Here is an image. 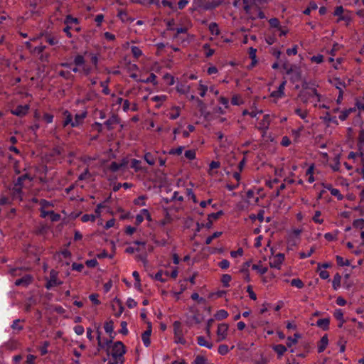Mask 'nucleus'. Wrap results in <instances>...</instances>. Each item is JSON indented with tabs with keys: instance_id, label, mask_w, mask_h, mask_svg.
<instances>
[{
	"instance_id": "f257e3e1",
	"label": "nucleus",
	"mask_w": 364,
	"mask_h": 364,
	"mask_svg": "<svg viewBox=\"0 0 364 364\" xmlns=\"http://www.w3.org/2000/svg\"><path fill=\"white\" fill-rule=\"evenodd\" d=\"M32 177L25 173L19 176L14 184L11 189L13 198L15 200H22V188L26 186H30Z\"/></svg>"
},
{
	"instance_id": "f03ea898",
	"label": "nucleus",
	"mask_w": 364,
	"mask_h": 364,
	"mask_svg": "<svg viewBox=\"0 0 364 364\" xmlns=\"http://www.w3.org/2000/svg\"><path fill=\"white\" fill-rule=\"evenodd\" d=\"M111 345L108 346L110 349V352L108 350V355L112 356L113 360H114V364H123L124 363V355L126 353V348L122 342L116 341L114 343H111Z\"/></svg>"
},
{
	"instance_id": "7ed1b4c3",
	"label": "nucleus",
	"mask_w": 364,
	"mask_h": 364,
	"mask_svg": "<svg viewBox=\"0 0 364 364\" xmlns=\"http://www.w3.org/2000/svg\"><path fill=\"white\" fill-rule=\"evenodd\" d=\"M104 329L107 333H108L110 336V339H102L101 338V333L100 331H97V346L98 350L104 349L106 347H108L109 345L112 343V340L114 338V322L112 320H109L106 321L104 324Z\"/></svg>"
},
{
	"instance_id": "20e7f679",
	"label": "nucleus",
	"mask_w": 364,
	"mask_h": 364,
	"mask_svg": "<svg viewBox=\"0 0 364 364\" xmlns=\"http://www.w3.org/2000/svg\"><path fill=\"white\" fill-rule=\"evenodd\" d=\"M244 9L249 17L255 18H264L265 16L264 13L257 7L255 3H253L252 0H243Z\"/></svg>"
},
{
	"instance_id": "39448f33",
	"label": "nucleus",
	"mask_w": 364,
	"mask_h": 364,
	"mask_svg": "<svg viewBox=\"0 0 364 364\" xmlns=\"http://www.w3.org/2000/svg\"><path fill=\"white\" fill-rule=\"evenodd\" d=\"M334 15L338 16L337 22L345 21L348 25L352 20L351 15L349 11H345L342 6H337L334 11Z\"/></svg>"
},
{
	"instance_id": "423d86ee",
	"label": "nucleus",
	"mask_w": 364,
	"mask_h": 364,
	"mask_svg": "<svg viewBox=\"0 0 364 364\" xmlns=\"http://www.w3.org/2000/svg\"><path fill=\"white\" fill-rule=\"evenodd\" d=\"M74 63L76 66L80 67L81 72L85 75H89L92 70V68L85 63V58L81 55L75 56Z\"/></svg>"
},
{
	"instance_id": "0eeeda50",
	"label": "nucleus",
	"mask_w": 364,
	"mask_h": 364,
	"mask_svg": "<svg viewBox=\"0 0 364 364\" xmlns=\"http://www.w3.org/2000/svg\"><path fill=\"white\" fill-rule=\"evenodd\" d=\"M173 333L175 343L180 344L186 343V340L183 338V330L181 328V324L179 321H175L173 323Z\"/></svg>"
},
{
	"instance_id": "6e6552de",
	"label": "nucleus",
	"mask_w": 364,
	"mask_h": 364,
	"mask_svg": "<svg viewBox=\"0 0 364 364\" xmlns=\"http://www.w3.org/2000/svg\"><path fill=\"white\" fill-rule=\"evenodd\" d=\"M39 210L41 213L40 216L42 218H46L48 217V213L50 210H49L50 208L54 207V203L52 201H48L45 199H41L39 200Z\"/></svg>"
},
{
	"instance_id": "1a4fd4ad",
	"label": "nucleus",
	"mask_w": 364,
	"mask_h": 364,
	"mask_svg": "<svg viewBox=\"0 0 364 364\" xmlns=\"http://www.w3.org/2000/svg\"><path fill=\"white\" fill-rule=\"evenodd\" d=\"M284 255L283 253H278L272 257L269 258V266L272 268L277 269H281V266L284 261Z\"/></svg>"
},
{
	"instance_id": "9d476101",
	"label": "nucleus",
	"mask_w": 364,
	"mask_h": 364,
	"mask_svg": "<svg viewBox=\"0 0 364 364\" xmlns=\"http://www.w3.org/2000/svg\"><path fill=\"white\" fill-rule=\"evenodd\" d=\"M228 329L229 326L228 323H223L218 324L217 329V341L218 342L226 339L228 336Z\"/></svg>"
},
{
	"instance_id": "9b49d317",
	"label": "nucleus",
	"mask_w": 364,
	"mask_h": 364,
	"mask_svg": "<svg viewBox=\"0 0 364 364\" xmlns=\"http://www.w3.org/2000/svg\"><path fill=\"white\" fill-rule=\"evenodd\" d=\"M128 161L126 159H122L119 162L112 161L105 168L111 172H117L127 165Z\"/></svg>"
},
{
	"instance_id": "f8f14e48",
	"label": "nucleus",
	"mask_w": 364,
	"mask_h": 364,
	"mask_svg": "<svg viewBox=\"0 0 364 364\" xmlns=\"http://www.w3.org/2000/svg\"><path fill=\"white\" fill-rule=\"evenodd\" d=\"M286 85V81H283L277 87V90L272 91L270 94V97L274 101L282 98L284 96V88Z\"/></svg>"
},
{
	"instance_id": "ddd939ff",
	"label": "nucleus",
	"mask_w": 364,
	"mask_h": 364,
	"mask_svg": "<svg viewBox=\"0 0 364 364\" xmlns=\"http://www.w3.org/2000/svg\"><path fill=\"white\" fill-rule=\"evenodd\" d=\"M73 117V115H67V117L64 121V126H67L68 124H70L72 127H77L82 122L86 115H75L74 121Z\"/></svg>"
},
{
	"instance_id": "4468645a",
	"label": "nucleus",
	"mask_w": 364,
	"mask_h": 364,
	"mask_svg": "<svg viewBox=\"0 0 364 364\" xmlns=\"http://www.w3.org/2000/svg\"><path fill=\"white\" fill-rule=\"evenodd\" d=\"M144 219H146L148 221H151V216L150 213L147 209H141L139 214L136 215V224L137 225H140Z\"/></svg>"
},
{
	"instance_id": "2eb2a0df",
	"label": "nucleus",
	"mask_w": 364,
	"mask_h": 364,
	"mask_svg": "<svg viewBox=\"0 0 364 364\" xmlns=\"http://www.w3.org/2000/svg\"><path fill=\"white\" fill-rule=\"evenodd\" d=\"M271 116L272 115H263L262 119L257 124L259 129L264 131L268 129L271 121Z\"/></svg>"
},
{
	"instance_id": "dca6fc26",
	"label": "nucleus",
	"mask_w": 364,
	"mask_h": 364,
	"mask_svg": "<svg viewBox=\"0 0 364 364\" xmlns=\"http://www.w3.org/2000/svg\"><path fill=\"white\" fill-rule=\"evenodd\" d=\"M61 282L58 280L57 274L54 271H51L50 274V279L46 284V288L50 289L53 287L60 284Z\"/></svg>"
},
{
	"instance_id": "f3484780",
	"label": "nucleus",
	"mask_w": 364,
	"mask_h": 364,
	"mask_svg": "<svg viewBox=\"0 0 364 364\" xmlns=\"http://www.w3.org/2000/svg\"><path fill=\"white\" fill-rule=\"evenodd\" d=\"M26 45L27 48L30 50V52L35 55L39 56L41 54H43V52L44 51L46 46H38L34 48L31 47V43L29 41L26 43Z\"/></svg>"
},
{
	"instance_id": "a211bd4d",
	"label": "nucleus",
	"mask_w": 364,
	"mask_h": 364,
	"mask_svg": "<svg viewBox=\"0 0 364 364\" xmlns=\"http://www.w3.org/2000/svg\"><path fill=\"white\" fill-rule=\"evenodd\" d=\"M252 269L256 271L259 275L264 274L268 270L267 267L264 266L261 261L258 262L257 264H252Z\"/></svg>"
},
{
	"instance_id": "6ab92c4d",
	"label": "nucleus",
	"mask_w": 364,
	"mask_h": 364,
	"mask_svg": "<svg viewBox=\"0 0 364 364\" xmlns=\"http://www.w3.org/2000/svg\"><path fill=\"white\" fill-rule=\"evenodd\" d=\"M117 102L122 106V112H127L129 111L134 112V108L129 107V102L127 100H123L121 97L117 99Z\"/></svg>"
},
{
	"instance_id": "aec40b11",
	"label": "nucleus",
	"mask_w": 364,
	"mask_h": 364,
	"mask_svg": "<svg viewBox=\"0 0 364 364\" xmlns=\"http://www.w3.org/2000/svg\"><path fill=\"white\" fill-rule=\"evenodd\" d=\"M151 328L149 327V328L145 331L141 335V340L145 347H149L151 344Z\"/></svg>"
},
{
	"instance_id": "412c9836",
	"label": "nucleus",
	"mask_w": 364,
	"mask_h": 364,
	"mask_svg": "<svg viewBox=\"0 0 364 364\" xmlns=\"http://www.w3.org/2000/svg\"><path fill=\"white\" fill-rule=\"evenodd\" d=\"M176 90L181 95H188L191 90V87L183 83H177Z\"/></svg>"
},
{
	"instance_id": "4be33fe9",
	"label": "nucleus",
	"mask_w": 364,
	"mask_h": 364,
	"mask_svg": "<svg viewBox=\"0 0 364 364\" xmlns=\"http://www.w3.org/2000/svg\"><path fill=\"white\" fill-rule=\"evenodd\" d=\"M328 344V336L326 335H325L321 338V340L318 344V347H317L318 352V353L323 352L325 350V349L326 348Z\"/></svg>"
},
{
	"instance_id": "5701e85b",
	"label": "nucleus",
	"mask_w": 364,
	"mask_h": 364,
	"mask_svg": "<svg viewBox=\"0 0 364 364\" xmlns=\"http://www.w3.org/2000/svg\"><path fill=\"white\" fill-rule=\"evenodd\" d=\"M32 281V277L29 275L24 276L20 279H18L15 282V284L16 286H27Z\"/></svg>"
},
{
	"instance_id": "b1692460",
	"label": "nucleus",
	"mask_w": 364,
	"mask_h": 364,
	"mask_svg": "<svg viewBox=\"0 0 364 364\" xmlns=\"http://www.w3.org/2000/svg\"><path fill=\"white\" fill-rule=\"evenodd\" d=\"M333 316L338 321H339L340 323L338 324V327L341 328L343 326V323H345V319L343 317V312L342 309H336L333 313Z\"/></svg>"
},
{
	"instance_id": "393cba45",
	"label": "nucleus",
	"mask_w": 364,
	"mask_h": 364,
	"mask_svg": "<svg viewBox=\"0 0 364 364\" xmlns=\"http://www.w3.org/2000/svg\"><path fill=\"white\" fill-rule=\"evenodd\" d=\"M151 4H155L158 7H169L170 9H173V4L171 1H169L168 0H157L154 1L152 0L151 1Z\"/></svg>"
},
{
	"instance_id": "a878e982",
	"label": "nucleus",
	"mask_w": 364,
	"mask_h": 364,
	"mask_svg": "<svg viewBox=\"0 0 364 364\" xmlns=\"http://www.w3.org/2000/svg\"><path fill=\"white\" fill-rule=\"evenodd\" d=\"M197 343L200 346H203V347H205L208 349H211L213 348V344L212 343L208 341L205 337L203 336H198L197 338Z\"/></svg>"
},
{
	"instance_id": "bb28decb",
	"label": "nucleus",
	"mask_w": 364,
	"mask_h": 364,
	"mask_svg": "<svg viewBox=\"0 0 364 364\" xmlns=\"http://www.w3.org/2000/svg\"><path fill=\"white\" fill-rule=\"evenodd\" d=\"M330 321L328 318H320L316 321V326L323 330H327L329 326Z\"/></svg>"
},
{
	"instance_id": "cd10ccee",
	"label": "nucleus",
	"mask_w": 364,
	"mask_h": 364,
	"mask_svg": "<svg viewBox=\"0 0 364 364\" xmlns=\"http://www.w3.org/2000/svg\"><path fill=\"white\" fill-rule=\"evenodd\" d=\"M341 276L336 273L332 280V287L334 290H338L341 287Z\"/></svg>"
},
{
	"instance_id": "c85d7f7f",
	"label": "nucleus",
	"mask_w": 364,
	"mask_h": 364,
	"mask_svg": "<svg viewBox=\"0 0 364 364\" xmlns=\"http://www.w3.org/2000/svg\"><path fill=\"white\" fill-rule=\"evenodd\" d=\"M228 312L225 309L218 310L214 315V318L216 320H223L228 316Z\"/></svg>"
},
{
	"instance_id": "c756f323",
	"label": "nucleus",
	"mask_w": 364,
	"mask_h": 364,
	"mask_svg": "<svg viewBox=\"0 0 364 364\" xmlns=\"http://www.w3.org/2000/svg\"><path fill=\"white\" fill-rule=\"evenodd\" d=\"M220 3L221 1L220 0H213L211 2H208L203 5L202 7L205 10H210L218 6L220 4Z\"/></svg>"
},
{
	"instance_id": "7c9ffc66",
	"label": "nucleus",
	"mask_w": 364,
	"mask_h": 364,
	"mask_svg": "<svg viewBox=\"0 0 364 364\" xmlns=\"http://www.w3.org/2000/svg\"><path fill=\"white\" fill-rule=\"evenodd\" d=\"M322 119L323 122L327 124L328 126H331V124H337L336 115H324L322 117Z\"/></svg>"
},
{
	"instance_id": "2f4dec72",
	"label": "nucleus",
	"mask_w": 364,
	"mask_h": 364,
	"mask_svg": "<svg viewBox=\"0 0 364 364\" xmlns=\"http://www.w3.org/2000/svg\"><path fill=\"white\" fill-rule=\"evenodd\" d=\"M208 90V87L206 85L203 84L202 80H200L198 82V91L200 96L201 97H204Z\"/></svg>"
},
{
	"instance_id": "473e14b6",
	"label": "nucleus",
	"mask_w": 364,
	"mask_h": 364,
	"mask_svg": "<svg viewBox=\"0 0 364 364\" xmlns=\"http://www.w3.org/2000/svg\"><path fill=\"white\" fill-rule=\"evenodd\" d=\"M274 350L278 354L279 357H281L287 350L286 346L282 344L276 345L273 347Z\"/></svg>"
},
{
	"instance_id": "72a5a7b5",
	"label": "nucleus",
	"mask_w": 364,
	"mask_h": 364,
	"mask_svg": "<svg viewBox=\"0 0 364 364\" xmlns=\"http://www.w3.org/2000/svg\"><path fill=\"white\" fill-rule=\"evenodd\" d=\"M336 259L338 265L341 267L349 266L350 264V261L348 259H344L341 256L337 255L336 257Z\"/></svg>"
},
{
	"instance_id": "f704fd0d",
	"label": "nucleus",
	"mask_w": 364,
	"mask_h": 364,
	"mask_svg": "<svg viewBox=\"0 0 364 364\" xmlns=\"http://www.w3.org/2000/svg\"><path fill=\"white\" fill-rule=\"evenodd\" d=\"M312 220L316 224H323V219L321 218V212L320 210H316L314 213V215L312 218Z\"/></svg>"
},
{
	"instance_id": "c9c22d12",
	"label": "nucleus",
	"mask_w": 364,
	"mask_h": 364,
	"mask_svg": "<svg viewBox=\"0 0 364 364\" xmlns=\"http://www.w3.org/2000/svg\"><path fill=\"white\" fill-rule=\"evenodd\" d=\"M139 81L141 82H144V83L151 82L154 85H157V83H158L156 81V75L154 73H151L149 77H147L146 79L140 80Z\"/></svg>"
},
{
	"instance_id": "e433bc0d",
	"label": "nucleus",
	"mask_w": 364,
	"mask_h": 364,
	"mask_svg": "<svg viewBox=\"0 0 364 364\" xmlns=\"http://www.w3.org/2000/svg\"><path fill=\"white\" fill-rule=\"evenodd\" d=\"M243 100L240 95H235L231 99V103L233 105H240L243 104Z\"/></svg>"
},
{
	"instance_id": "4c0bfd02",
	"label": "nucleus",
	"mask_w": 364,
	"mask_h": 364,
	"mask_svg": "<svg viewBox=\"0 0 364 364\" xmlns=\"http://www.w3.org/2000/svg\"><path fill=\"white\" fill-rule=\"evenodd\" d=\"M23 321V320L20 319H16L13 321V323L11 324V327L14 331H20L23 330V326L22 325H20L19 323Z\"/></svg>"
},
{
	"instance_id": "58836bf2",
	"label": "nucleus",
	"mask_w": 364,
	"mask_h": 364,
	"mask_svg": "<svg viewBox=\"0 0 364 364\" xmlns=\"http://www.w3.org/2000/svg\"><path fill=\"white\" fill-rule=\"evenodd\" d=\"M146 197L145 196H141L134 200V204L138 206H145L146 205Z\"/></svg>"
},
{
	"instance_id": "ea45409f",
	"label": "nucleus",
	"mask_w": 364,
	"mask_h": 364,
	"mask_svg": "<svg viewBox=\"0 0 364 364\" xmlns=\"http://www.w3.org/2000/svg\"><path fill=\"white\" fill-rule=\"evenodd\" d=\"M48 216L50 217V220L52 222L59 221L61 218V216L60 214L56 213L53 210H51L48 213Z\"/></svg>"
},
{
	"instance_id": "a19ab883",
	"label": "nucleus",
	"mask_w": 364,
	"mask_h": 364,
	"mask_svg": "<svg viewBox=\"0 0 364 364\" xmlns=\"http://www.w3.org/2000/svg\"><path fill=\"white\" fill-rule=\"evenodd\" d=\"M144 159L145 161L149 165H154L155 164L154 156L149 152H146L144 154Z\"/></svg>"
},
{
	"instance_id": "79ce46f5",
	"label": "nucleus",
	"mask_w": 364,
	"mask_h": 364,
	"mask_svg": "<svg viewBox=\"0 0 364 364\" xmlns=\"http://www.w3.org/2000/svg\"><path fill=\"white\" fill-rule=\"evenodd\" d=\"M315 252V247H311L310 248V250L307 252H300L299 253V258L300 259H306V258H308L309 257H311L312 255V254Z\"/></svg>"
},
{
	"instance_id": "37998d69",
	"label": "nucleus",
	"mask_w": 364,
	"mask_h": 364,
	"mask_svg": "<svg viewBox=\"0 0 364 364\" xmlns=\"http://www.w3.org/2000/svg\"><path fill=\"white\" fill-rule=\"evenodd\" d=\"M209 31L212 34L215 35H219L220 34V30L218 28V25L216 23H210L209 25Z\"/></svg>"
},
{
	"instance_id": "c03bdc74",
	"label": "nucleus",
	"mask_w": 364,
	"mask_h": 364,
	"mask_svg": "<svg viewBox=\"0 0 364 364\" xmlns=\"http://www.w3.org/2000/svg\"><path fill=\"white\" fill-rule=\"evenodd\" d=\"M96 220V216H94L93 214H84L81 217V220L83 223H87L89 221L94 222Z\"/></svg>"
},
{
	"instance_id": "a18cd8bd",
	"label": "nucleus",
	"mask_w": 364,
	"mask_h": 364,
	"mask_svg": "<svg viewBox=\"0 0 364 364\" xmlns=\"http://www.w3.org/2000/svg\"><path fill=\"white\" fill-rule=\"evenodd\" d=\"M134 245H137L136 247H135V252H141L145 250L146 247V242L143 241H134L133 242Z\"/></svg>"
},
{
	"instance_id": "49530a36",
	"label": "nucleus",
	"mask_w": 364,
	"mask_h": 364,
	"mask_svg": "<svg viewBox=\"0 0 364 364\" xmlns=\"http://www.w3.org/2000/svg\"><path fill=\"white\" fill-rule=\"evenodd\" d=\"M317 8V4L315 2H310L309 6L304 11V14L306 15H309L311 11L316 10Z\"/></svg>"
},
{
	"instance_id": "de8ad7c7",
	"label": "nucleus",
	"mask_w": 364,
	"mask_h": 364,
	"mask_svg": "<svg viewBox=\"0 0 364 364\" xmlns=\"http://www.w3.org/2000/svg\"><path fill=\"white\" fill-rule=\"evenodd\" d=\"M362 146H364V129L360 131L358 139V149L362 148Z\"/></svg>"
},
{
	"instance_id": "09e8293b",
	"label": "nucleus",
	"mask_w": 364,
	"mask_h": 364,
	"mask_svg": "<svg viewBox=\"0 0 364 364\" xmlns=\"http://www.w3.org/2000/svg\"><path fill=\"white\" fill-rule=\"evenodd\" d=\"M348 159H351L353 161H357L358 160L360 161V151L358 150V152L350 151L348 154Z\"/></svg>"
},
{
	"instance_id": "8fccbe9b",
	"label": "nucleus",
	"mask_w": 364,
	"mask_h": 364,
	"mask_svg": "<svg viewBox=\"0 0 364 364\" xmlns=\"http://www.w3.org/2000/svg\"><path fill=\"white\" fill-rule=\"evenodd\" d=\"M291 285L298 289H302L304 286L303 282L300 279H293L291 281Z\"/></svg>"
},
{
	"instance_id": "3c124183",
	"label": "nucleus",
	"mask_w": 364,
	"mask_h": 364,
	"mask_svg": "<svg viewBox=\"0 0 364 364\" xmlns=\"http://www.w3.org/2000/svg\"><path fill=\"white\" fill-rule=\"evenodd\" d=\"M154 279L161 282H166L167 281L166 277L164 276V271L160 270L154 275Z\"/></svg>"
},
{
	"instance_id": "603ef678",
	"label": "nucleus",
	"mask_w": 364,
	"mask_h": 364,
	"mask_svg": "<svg viewBox=\"0 0 364 364\" xmlns=\"http://www.w3.org/2000/svg\"><path fill=\"white\" fill-rule=\"evenodd\" d=\"M184 147L183 146H180L175 149H171L169 150L168 154L170 155H181L183 153Z\"/></svg>"
},
{
	"instance_id": "864d4df0",
	"label": "nucleus",
	"mask_w": 364,
	"mask_h": 364,
	"mask_svg": "<svg viewBox=\"0 0 364 364\" xmlns=\"http://www.w3.org/2000/svg\"><path fill=\"white\" fill-rule=\"evenodd\" d=\"M131 50H132L133 55L136 58H138L142 55L141 50L137 46H132Z\"/></svg>"
},
{
	"instance_id": "5fc2aeb1",
	"label": "nucleus",
	"mask_w": 364,
	"mask_h": 364,
	"mask_svg": "<svg viewBox=\"0 0 364 364\" xmlns=\"http://www.w3.org/2000/svg\"><path fill=\"white\" fill-rule=\"evenodd\" d=\"M184 155L189 160H193L196 157V151L193 149L186 151Z\"/></svg>"
},
{
	"instance_id": "6e6d98bb",
	"label": "nucleus",
	"mask_w": 364,
	"mask_h": 364,
	"mask_svg": "<svg viewBox=\"0 0 364 364\" xmlns=\"http://www.w3.org/2000/svg\"><path fill=\"white\" fill-rule=\"evenodd\" d=\"M218 351L219 354L225 355L228 353L229 348L227 345L222 344L219 346Z\"/></svg>"
},
{
	"instance_id": "4d7b16f0",
	"label": "nucleus",
	"mask_w": 364,
	"mask_h": 364,
	"mask_svg": "<svg viewBox=\"0 0 364 364\" xmlns=\"http://www.w3.org/2000/svg\"><path fill=\"white\" fill-rule=\"evenodd\" d=\"M223 214V210H219L217 213H213L208 215V220H217L220 215Z\"/></svg>"
},
{
	"instance_id": "13d9d810",
	"label": "nucleus",
	"mask_w": 364,
	"mask_h": 364,
	"mask_svg": "<svg viewBox=\"0 0 364 364\" xmlns=\"http://www.w3.org/2000/svg\"><path fill=\"white\" fill-rule=\"evenodd\" d=\"M331 194L336 197L338 200H342L343 199V196L341 193L340 191L337 188L331 189Z\"/></svg>"
},
{
	"instance_id": "bf43d9fd",
	"label": "nucleus",
	"mask_w": 364,
	"mask_h": 364,
	"mask_svg": "<svg viewBox=\"0 0 364 364\" xmlns=\"http://www.w3.org/2000/svg\"><path fill=\"white\" fill-rule=\"evenodd\" d=\"M231 279L232 277L230 274H223L221 279L223 286L228 287L230 286L229 283L230 282Z\"/></svg>"
},
{
	"instance_id": "052dcab7",
	"label": "nucleus",
	"mask_w": 364,
	"mask_h": 364,
	"mask_svg": "<svg viewBox=\"0 0 364 364\" xmlns=\"http://www.w3.org/2000/svg\"><path fill=\"white\" fill-rule=\"evenodd\" d=\"M164 79L166 81L168 85H173L175 83L174 77L169 73L165 74L164 75Z\"/></svg>"
},
{
	"instance_id": "680f3d73",
	"label": "nucleus",
	"mask_w": 364,
	"mask_h": 364,
	"mask_svg": "<svg viewBox=\"0 0 364 364\" xmlns=\"http://www.w3.org/2000/svg\"><path fill=\"white\" fill-rule=\"evenodd\" d=\"M221 234H222L221 232H215L212 235H210L206 238L205 244L210 245L212 242L213 239L220 237L221 235Z\"/></svg>"
},
{
	"instance_id": "e2e57ef3",
	"label": "nucleus",
	"mask_w": 364,
	"mask_h": 364,
	"mask_svg": "<svg viewBox=\"0 0 364 364\" xmlns=\"http://www.w3.org/2000/svg\"><path fill=\"white\" fill-rule=\"evenodd\" d=\"M49 345L50 343L48 341H44L43 343L42 346L40 347V351L42 355H44L48 353V348Z\"/></svg>"
},
{
	"instance_id": "0e129e2a",
	"label": "nucleus",
	"mask_w": 364,
	"mask_h": 364,
	"mask_svg": "<svg viewBox=\"0 0 364 364\" xmlns=\"http://www.w3.org/2000/svg\"><path fill=\"white\" fill-rule=\"evenodd\" d=\"M77 23L78 20L76 18H73L70 16H68L65 20V23L68 26H70V25Z\"/></svg>"
},
{
	"instance_id": "69168bd1",
	"label": "nucleus",
	"mask_w": 364,
	"mask_h": 364,
	"mask_svg": "<svg viewBox=\"0 0 364 364\" xmlns=\"http://www.w3.org/2000/svg\"><path fill=\"white\" fill-rule=\"evenodd\" d=\"M331 167L333 171H338L340 168V162H339V156H337L334 159V163L331 165Z\"/></svg>"
},
{
	"instance_id": "338daca9",
	"label": "nucleus",
	"mask_w": 364,
	"mask_h": 364,
	"mask_svg": "<svg viewBox=\"0 0 364 364\" xmlns=\"http://www.w3.org/2000/svg\"><path fill=\"white\" fill-rule=\"evenodd\" d=\"M171 217L170 215L167 213L165 218L159 221V225L161 226H165L166 225L171 223Z\"/></svg>"
},
{
	"instance_id": "774afa93",
	"label": "nucleus",
	"mask_w": 364,
	"mask_h": 364,
	"mask_svg": "<svg viewBox=\"0 0 364 364\" xmlns=\"http://www.w3.org/2000/svg\"><path fill=\"white\" fill-rule=\"evenodd\" d=\"M269 25L271 26V27H272V28H275L278 29L280 27L279 21L276 18H272L269 19Z\"/></svg>"
}]
</instances>
